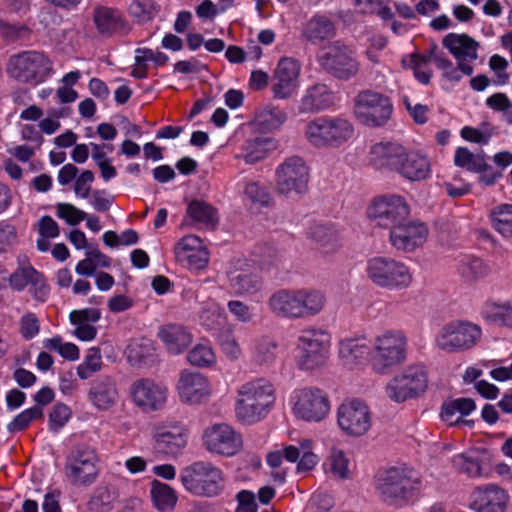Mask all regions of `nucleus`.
Returning a JSON list of instances; mask_svg holds the SVG:
<instances>
[{
	"label": "nucleus",
	"instance_id": "nucleus-19",
	"mask_svg": "<svg viewBox=\"0 0 512 512\" xmlns=\"http://www.w3.org/2000/svg\"><path fill=\"white\" fill-rule=\"evenodd\" d=\"M203 438L209 451L224 456L236 454L242 446L241 436L227 424H215L207 428Z\"/></svg>",
	"mask_w": 512,
	"mask_h": 512
},
{
	"label": "nucleus",
	"instance_id": "nucleus-52",
	"mask_svg": "<svg viewBox=\"0 0 512 512\" xmlns=\"http://www.w3.org/2000/svg\"><path fill=\"white\" fill-rule=\"evenodd\" d=\"M71 417V409L64 403H57L49 414V427L57 432Z\"/></svg>",
	"mask_w": 512,
	"mask_h": 512
},
{
	"label": "nucleus",
	"instance_id": "nucleus-27",
	"mask_svg": "<svg viewBox=\"0 0 512 512\" xmlns=\"http://www.w3.org/2000/svg\"><path fill=\"white\" fill-rule=\"evenodd\" d=\"M298 297V290H278L268 299L269 309L277 317L299 319L301 318V305Z\"/></svg>",
	"mask_w": 512,
	"mask_h": 512
},
{
	"label": "nucleus",
	"instance_id": "nucleus-4",
	"mask_svg": "<svg viewBox=\"0 0 512 512\" xmlns=\"http://www.w3.org/2000/svg\"><path fill=\"white\" fill-rule=\"evenodd\" d=\"M354 133L352 124L341 116H320L306 125L305 135L315 147H339Z\"/></svg>",
	"mask_w": 512,
	"mask_h": 512
},
{
	"label": "nucleus",
	"instance_id": "nucleus-61",
	"mask_svg": "<svg viewBox=\"0 0 512 512\" xmlns=\"http://www.w3.org/2000/svg\"><path fill=\"white\" fill-rule=\"evenodd\" d=\"M16 241V229L13 225L0 222V252H5Z\"/></svg>",
	"mask_w": 512,
	"mask_h": 512
},
{
	"label": "nucleus",
	"instance_id": "nucleus-63",
	"mask_svg": "<svg viewBox=\"0 0 512 512\" xmlns=\"http://www.w3.org/2000/svg\"><path fill=\"white\" fill-rule=\"evenodd\" d=\"M461 137L466 141L474 142L477 144H488L491 133L490 132H482L476 128L465 126L461 130Z\"/></svg>",
	"mask_w": 512,
	"mask_h": 512
},
{
	"label": "nucleus",
	"instance_id": "nucleus-55",
	"mask_svg": "<svg viewBox=\"0 0 512 512\" xmlns=\"http://www.w3.org/2000/svg\"><path fill=\"white\" fill-rule=\"evenodd\" d=\"M299 74V67L295 60L282 58L276 68L274 79H287L293 81Z\"/></svg>",
	"mask_w": 512,
	"mask_h": 512
},
{
	"label": "nucleus",
	"instance_id": "nucleus-42",
	"mask_svg": "<svg viewBox=\"0 0 512 512\" xmlns=\"http://www.w3.org/2000/svg\"><path fill=\"white\" fill-rule=\"evenodd\" d=\"M160 12V5L155 0H133L129 6L130 15L138 23L153 20Z\"/></svg>",
	"mask_w": 512,
	"mask_h": 512
},
{
	"label": "nucleus",
	"instance_id": "nucleus-33",
	"mask_svg": "<svg viewBox=\"0 0 512 512\" xmlns=\"http://www.w3.org/2000/svg\"><path fill=\"white\" fill-rule=\"evenodd\" d=\"M442 44L457 60H476L478 57L479 43L467 34L449 33L443 38Z\"/></svg>",
	"mask_w": 512,
	"mask_h": 512
},
{
	"label": "nucleus",
	"instance_id": "nucleus-14",
	"mask_svg": "<svg viewBox=\"0 0 512 512\" xmlns=\"http://www.w3.org/2000/svg\"><path fill=\"white\" fill-rule=\"evenodd\" d=\"M97 454L87 445L73 447L66 458L65 475L73 485H89L97 477Z\"/></svg>",
	"mask_w": 512,
	"mask_h": 512
},
{
	"label": "nucleus",
	"instance_id": "nucleus-25",
	"mask_svg": "<svg viewBox=\"0 0 512 512\" xmlns=\"http://www.w3.org/2000/svg\"><path fill=\"white\" fill-rule=\"evenodd\" d=\"M132 395L139 407L145 411H156L166 402L167 389L150 379H141L134 383Z\"/></svg>",
	"mask_w": 512,
	"mask_h": 512
},
{
	"label": "nucleus",
	"instance_id": "nucleus-3",
	"mask_svg": "<svg viewBox=\"0 0 512 512\" xmlns=\"http://www.w3.org/2000/svg\"><path fill=\"white\" fill-rule=\"evenodd\" d=\"M238 393L236 415L247 424L255 423L265 416L275 400L272 384L263 378L245 383Z\"/></svg>",
	"mask_w": 512,
	"mask_h": 512
},
{
	"label": "nucleus",
	"instance_id": "nucleus-1",
	"mask_svg": "<svg viewBox=\"0 0 512 512\" xmlns=\"http://www.w3.org/2000/svg\"><path fill=\"white\" fill-rule=\"evenodd\" d=\"M370 154L376 168L396 171L410 181L423 180L430 172L425 156L414 151L407 152L398 143H377L372 146Z\"/></svg>",
	"mask_w": 512,
	"mask_h": 512
},
{
	"label": "nucleus",
	"instance_id": "nucleus-36",
	"mask_svg": "<svg viewBox=\"0 0 512 512\" xmlns=\"http://www.w3.org/2000/svg\"><path fill=\"white\" fill-rule=\"evenodd\" d=\"M128 362L137 368L151 365L155 360V349L151 340H133L125 351Z\"/></svg>",
	"mask_w": 512,
	"mask_h": 512
},
{
	"label": "nucleus",
	"instance_id": "nucleus-51",
	"mask_svg": "<svg viewBox=\"0 0 512 512\" xmlns=\"http://www.w3.org/2000/svg\"><path fill=\"white\" fill-rule=\"evenodd\" d=\"M56 215L64 219L69 225H78L86 219V213L72 204L58 203L56 206Z\"/></svg>",
	"mask_w": 512,
	"mask_h": 512
},
{
	"label": "nucleus",
	"instance_id": "nucleus-16",
	"mask_svg": "<svg viewBox=\"0 0 512 512\" xmlns=\"http://www.w3.org/2000/svg\"><path fill=\"white\" fill-rule=\"evenodd\" d=\"M337 423L347 435L359 437L371 426V414L368 406L359 399L343 402L337 411Z\"/></svg>",
	"mask_w": 512,
	"mask_h": 512
},
{
	"label": "nucleus",
	"instance_id": "nucleus-21",
	"mask_svg": "<svg viewBox=\"0 0 512 512\" xmlns=\"http://www.w3.org/2000/svg\"><path fill=\"white\" fill-rule=\"evenodd\" d=\"M427 234L428 229L424 223L408 217L404 223L390 231L389 237L392 246L397 250L411 252L423 244Z\"/></svg>",
	"mask_w": 512,
	"mask_h": 512
},
{
	"label": "nucleus",
	"instance_id": "nucleus-59",
	"mask_svg": "<svg viewBox=\"0 0 512 512\" xmlns=\"http://www.w3.org/2000/svg\"><path fill=\"white\" fill-rule=\"evenodd\" d=\"M238 507L235 512H257L258 506L255 502V495L249 490H241L237 493Z\"/></svg>",
	"mask_w": 512,
	"mask_h": 512
},
{
	"label": "nucleus",
	"instance_id": "nucleus-57",
	"mask_svg": "<svg viewBox=\"0 0 512 512\" xmlns=\"http://www.w3.org/2000/svg\"><path fill=\"white\" fill-rule=\"evenodd\" d=\"M101 317L99 309L86 308L82 310H74L70 313L69 318L72 324H88L87 322H98Z\"/></svg>",
	"mask_w": 512,
	"mask_h": 512
},
{
	"label": "nucleus",
	"instance_id": "nucleus-26",
	"mask_svg": "<svg viewBox=\"0 0 512 512\" xmlns=\"http://www.w3.org/2000/svg\"><path fill=\"white\" fill-rule=\"evenodd\" d=\"M10 286L18 291L31 285V291L36 300L45 301L49 294V287L45 283L43 274L32 266L17 268L9 277Z\"/></svg>",
	"mask_w": 512,
	"mask_h": 512
},
{
	"label": "nucleus",
	"instance_id": "nucleus-20",
	"mask_svg": "<svg viewBox=\"0 0 512 512\" xmlns=\"http://www.w3.org/2000/svg\"><path fill=\"white\" fill-rule=\"evenodd\" d=\"M427 234L428 229L424 223L408 217L404 223L390 231L389 237L392 246L397 250L411 252L423 244Z\"/></svg>",
	"mask_w": 512,
	"mask_h": 512
},
{
	"label": "nucleus",
	"instance_id": "nucleus-50",
	"mask_svg": "<svg viewBox=\"0 0 512 512\" xmlns=\"http://www.w3.org/2000/svg\"><path fill=\"white\" fill-rule=\"evenodd\" d=\"M329 460L331 472L335 476L341 479H346L349 477V459L346 457L345 453L341 449L332 448Z\"/></svg>",
	"mask_w": 512,
	"mask_h": 512
},
{
	"label": "nucleus",
	"instance_id": "nucleus-31",
	"mask_svg": "<svg viewBox=\"0 0 512 512\" xmlns=\"http://www.w3.org/2000/svg\"><path fill=\"white\" fill-rule=\"evenodd\" d=\"M334 94L325 84H315L310 87L301 99L299 111L302 113L319 112L331 107Z\"/></svg>",
	"mask_w": 512,
	"mask_h": 512
},
{
	"label": "nucleus",
	"instance_id": "nucleus-23",
	"mask_svg": "<svg viewBox=\"0 0 512 512\" xmlns=\"http://www.w3.org/2000/svg\"><path fill=\"white\" fill-rule=\"evenodd\" d=\"M153 438L155 451L169 456L180 454L187 444L186 430L179 423L157 427Z\"/></svg>",
	"mask_w": 512,
	"mask_h": 512
},
{
	"label": "nucleus",
	"instance_id": "nucleus-38",
	"mask_svg": "<svg viewBox=\"0 0 512 512\" xmlns=\"http://www.w3.org/2000/svg\"><path fill=\"white\" fill-rule=\"evenodd\" d=\"M457 271L466 282H475L488 276L490 268L482 259L465 255L458 261Z\"/></svg>",
	"mask_w": 512,
	"mask_h": 512
},
{
	"label": "nucleus",
	"instance_id": "nucleus-13",
	"mask_svg": "<svg viewBox=\"0 0 512 512\" xmlns=\"http://www.w3.org/2000/svg\"><path fill=\"white\" fill-rule=\"evenodd\" d=\"M368 278L383 288H403L411 282L408 268L401 262L387 257H374L367 264Z\"/></svg>",
	"mask_w": 512,
	"mask_h": 512
},
{
	"label": "nucleus",
	"instance_id": "nucleus-40",
	"mask_svg": "<svg viewBox=\"0 0 512 512\" xmlns=\"http://www.w3.org/2000/svg\"><path fill=\"white\" fill-rule=\"evenodd\" d=\"M298 296L301 305V318L314 316L324 307L325 297L317 290L299 289Z\"/></svg>",
	"mask_w": 512,
	"mask_h": 512
},
{
	"label": "nucleus",
	"instance_id": "nucleus-37",
	"mask_svg": "<svg viewBox=\"0 0 512 512\" xmlns=\"http://www.w3.org/2000/svg\"><path fill=\"white\" fill-rule=\"evenodd\" d=\"M370 353L365 338L344 339L339 344V356L347 365L357 364Z\"/></svg>",
	"mask_w": 512,
	"mask_h": 512
},
{
	"label": "nucleus",
	"instance_id": "nucleus-56",
	"mask_svg": "<svg viewBox=\"0 0 512 512\" xmlns=\"http://www.w3.org/2000/svg\"><path fill=\"white\" fill-rule=\"evenodd\" d=\"M248 198L253 202L259 203L263 206L269 204L271 197L266 187L259 184L258 182H251L245 186L244 190Z\"/></svg>",
	"mask_w": 512,
	"mask_h": 512
},
{
	"label": "nucleus",
	"instance_id": "nucleus-45",
	"mask_svg": "<svg viewBox=\"0 0 512 512\" xmlns=\"http://www.w3.org/2000/svg\"><path fill=\"white\" fill-rule=\"evenodd\" d=\"M251 261L261 269H269L278 263L279 254L271 244H257L251 252Z\"/></svg>",
	"mask_w": 512,
	"mask_h": 512
},
{
	"label": "nucleus",
	"instance_id": "nucleus-32",
	"mask_svg": "<svg viewBox=\"0 0 512 512\" xmlns=\"http://www.w3.org/2000/svg\"><path fill=\"white\" fill-rule=\"evenodd\" d=\"M231 289L237 295L255 294L262 287L261 277L250 268L237 267L228 274Z\"/></svg>",
	"mask_w": 512,
	"mask_h": 512
},
{
	"label": "nucleus",
	"instance_id": "nucleus-28",
	"mask_svg": "<svg viewBox=\"0 0 512 512\" xmlns=\"http://www.w3.org/2000/svg\"><path fill=\"white\" fill-rule=\"evenodd\" d=\"M336 35L334 22L325 15L315 14L302 27L301 37L312 45H320Z\"/></svg>",
	"mask_w": 512,
	"mask_h": 512
},
{
	"label": "nucleus",
	"instance_id": "nucleus-53",
	"mask_svg": "<svg viewBox=\"0 0 512 512\" xmlns=\"http://www.w3.org/2000/svg\"><path fill=\"white\" fill-rule=\"evenodd\" d=\"M454 466L461 472L466 473L470 477L481 475V465L478 459L471 458L465 454L456 455L453 458Z\"/></svg>",
	"mask_w": 512,
	"mask_h": 512
},
{
	"label": "nucleus",
	"instance_id": "nucleus-30",
	"mask_svg": "<svg viewBox=\"0 0 512 512\" xmlns=\"http://www.w3.org/2000/svg\"><path fill=\"white\" fill-rule=\"evenodd\" d=\"M158 337L171 354L182 353L192 342L191 333L180 324H166L159 328Z\"/></svg>",
	"mask_w": 512,
	"mask_h": 512
},
{
	"label": "nucleus",
	"instance_id": "nucleus-10",
	"mask_svg": "<svg viewBox=\"0 0 512 512\" xmlns=\"http://www.w3.org/2000/svg\"><path fill=\"white\" fill-rule=\"evenodd\" d=\"M276 191L292 198L301 196L308 190L309 168L298 156L287 158L276 170Z\"/></svg>",
	"mask_w": 512,
	"mask_h": 512
},
{
	"label": "nucleus",
	"instance_id": "nucleus-44",
	"mask_svg": "<svg viewBox=\"0 0 512 512\" xmlns=\"http://www.w3.org/2000/svg\"><path fill=\"white\" fill-rule=\"evenodd\" d=\"M286 118V114L274 106H265L256 114V122L264 130L279 128L286 121Z\"/></svg>",
	"mask_w": 512,
	"mask_h": 512
},
{
	"label": "nucleus",
	"instance_id": "nucleus-58",
	"mask_svg": "<svg viewBox=\"0 0 512 512\" xmlns=\"http://www.w3.org/2000/svg\"><path fill=\"white\" fill-rule=\"evenodd\" d=\"M39 321L34 313H27L21 318V334L24 339L30 340L39 332Z\"/></svg>",
	"mask_w": 512,
	"mask_h": 512
},
{
	"label": "nucleus",
	"instance_id": "nucleus-39",
	"mask_svg": "<svg viewBox=\"0 0 512 512\" xmlns=\"http://www.w3.org/2000/svg\"><path fill=\"white\" fill-rule=\"evenodd\" d=\"M150 493L155 507L161 512L171 510L176 505V493L165 483L154 480Z\"/></svg>",
	"mask_w": 512,
	"mask_h": 512
},
{
	"label": "nucleus",
	"instance_id": "nucleus-62",
	"mask_svg": "<svg viewBox=\"0 0 512 512\" xmlns=\"http://www.w3.org/2000/svg\"><path fill=\"white\" fill-rule=\"evenodd\" d=\"M93 181L94 173L91 170H84L75 181V193L81 196L82 198H87L91 191V187L86 186V184L92 183Z\"/></svg>",
	"mask_w": 512,
	"mask_h": 512
},
{
	"label": "nucleus",
	"instance_id": "nucleus-49",
	"mask_svg": "<svg viewBox=\"0 0 512 512\" xmlns=\"http://www.w3.org/2000/svg\"><path fill=\"white\" fill-rule=\"evenodd\" d=\"M187 360L193 366L209 367L215 362V355L210 347L198 344L189 351Z\"/></svg>",
	"mask_w": 512,
	"mask_h": 512
},
{
	"label": "nucleus",
	"instance_id": "nucleus-17",
	"mask_svg": "<svg viewBox=\"0 0 512 512\" xmlns=\"http://www.w3.org/2000/svg\"><path fill=\"white\" fill-rule=\"evenodd\" d=\"M325 333L321 331H304L298 340V365L303 370H312L325 363L327 358V345L324 341Z\"/></svg>",
	"mask_w": 512,
	"mask_h": 512
},
{
	"label": "nucleus",
	"instance_id": "nucleus-47",
	"mask_svg": "<svg viewBox=\"0 0 512 512\" xmlns=\"http://www.w3.org/2000/svg\"><path fill=\"white\" fill-rule=\"evenodd\" d=\"M116 492L110 487H100L89 501V507L94 512H110L116 500Z\"/></svg>",
	"mask_w": 512,
	"mask_h": 512
},
{
	"label": "nucleus",
	"instance_id": "nucleus-9",
	"mask_svg": "<svg viewBox=\"0 0 512 512\" xmlns=\"http://www.w3.org/2000/svg\"><path fill=\"white\" fill-rule=\"evenodd\" d=\"M354 113L364 125L381 127L390 119L393 106L390 99L380 93L365 90L354 99Z\"/></svg>",
	"mask_w": 512,
	"mask_h": 512
},
{
	"label": "nucleus",
	"instance_id": "nucleus-2",
	"mask_svg": "<svg viewBox=\"0 0 512 512\" xmlns=\"http://www.w3.org/2000/svg\"><path fill=\"white\" fill-rule=\"evenodd\" d=\"M377 489L384 502L402 506L418 496L421 480L411 468L391 467L380 475Z\"/></svg>",
	"mask_w": 512,
	"mask_h": 512
},
{
	"label": "nucleus",
	"instance_id": "nucleus-11",
	"mask_svg": "<svg viewBox=\"0 0 512 512\" xmlns=\"http://www.w3.org/2000/svg\"><path fill=\"white\" fill-rule=\"evenodd\" d=\"M428 384L427 373L422 366L411 365L395 375L386 386L387 396L400 403L422 395Z\"/></svg>",
	"mask_w": 512,
	"mask_h": 512
},
{
	"label": "nucleus",
	"instance_id": "nucleus-15",
	"mask_svg": "<svg viewBox=\"0 0 512 512\" xmlns=\"http://www.w3.org/2000/svg\"><path fill=\"white\" fill-rule=\"evenodd\" d=\"M481 336L479 326L468 321H452L439 331L436 345L439 349L452 353L473 347Z\"/></svg>",
	"mask_w": 512,
	"mask_h": 512
},
{
	"label": "nucleus",
	"instance_id": "nucleus-64",
	"mask_svg": "<svg viewBox=\"0 0 512 512\" xmlns=\"http://www.w3.org/2000/svg\"><path fill=\"white\" fill-rule=\"evenodd\" d=\"M39 234L46 238H55L59 235V226L50 216L45 215L39 220Z\"/></svg>",
	"mask_w": 512,
	"mask_h": 512
},
{
	"label": "nucleus",
	"instance_id": "nucleus-41",
	"mask_svg": "<svg viewBox=\"0 0 512 512\" xmlns=\"http://www.w3.org/2000/svg\"><path fill=\"white\" fill-rule=\"evenodd\" d=\"M492 226L502 236L512 237V205L501 204L494 207L490 212Z\"/></svg>",
	"mask_w": 512,
	"mask_h": 512
},
{
	"label": "nucleus",
	"instance_id": "nucleus-5",
	"mask_svg": "<svg viewBox=\"0 0 512 512\" xmlns=\"http://www.w3.org/2000/svg\"><path fill=\"white\" fill-rule=\"evenodd\" d=\"M180 480L192 494L214 497L224 489L225 480L222 471L210 462L198 461L185 467Z\"/></svg>",
	"mask_w": 512,
	"mask_h": 512
},
{
	"label": "nucleus",
	"instance_id": "nucleus-24",
	"mask_svg": "<svg viewBox=\"0 0 512 512\" xmlns=\"http://www.w3.org/2000/svg\"><path fill=\"white\" fill-rule=\"evenodd\" d=\"M93 20L98 33L104 37H111L115 34L127 35L131 26L116 8L97 6L94 8Z\"/></svg>",
	"mask_w": 512,
	"mask_h": 512
},
{
	"label": "nucleus",
	"instance_id": "nucleus-12",
	"mask_svg": "<svg viewBox=\"0 0 512 512\" xmlns=\"http://www.w3.org/2000/svg\"><path fill=\"white\" fill-rule=\"evenodd\" d=\"M409 214L410 207L406 200L395 194L375 198L368 208V215L375 225L390 231L404 223Z\"/></svg>",
	"mask_w": 512,
	"mask_h": 512
},
{
	"label": "nucleus",
	"instance_id": "nucleus-18",
	"mask_svg": "<svg viewBox=\"0 0 512 512\" xmlns=\"http://www.w3.org/2000/svg\"><path fill=\"white\" fill-rule=\"evenodd\" d=\"M329 408V400L323 391L317 388H305L298 395L294 412L303 420L319 422L326 417Z\"/></svg>",
	"mask_w": 512,
	"mask_h": 512
},
{
	"label": "nucleus",
	"instance_id": "nucleus-60",
	"mask_svg": "<svg viewBox=\"0 0 512 512\" xmlns=\"http://www.w3.org/2000/svg\"><path fill=\"white\" fill-rule=\"evenodd\" d=\"M276 344L271 341H262L256 346V360L260 364H269L275 358Z\"/></svg>",
	"mask_w": 512,
	"mask_h": 512
},
{
	"label": "nucleus",
	"instance_id": "nucleus-7",
	"mask_svg": "<svg viewBox=\"0 0 512 512\" xmlns=\"http://www.w3.org/2000/svg\"><path fill=\"white\" fill-rule=\"evenodd\" d=\"M9 71L18 81L37 85L50 75L52 63L43 52L24 51L10 58Z\"/></svg>",
	"mask_w": 512,
	"mask_h": 512
},
{
	"label": "nucleus",
	"instance_id": "nucleus-22",
	"mask_svg": "<svg viewBox=\"0 0 512 512\" xmlns=\"http://www.w3.org/2000/svg\"><path fill=\"white\" fill-rule=\"evenodd\" d=\"M509 499L508 493L503 488L488 484L472 492L470 507L476 512H505Z\"/></svg>",
	"mask_w": 512,
	"mask_h": 512
},
{
	"label": "nucleus",
	"instance_id": "nucleus-29",
	"mask_svg": "<svg viewBox=\"0 0 512 512\" xmlns=\"http://www.w3.org/2000/svg\"><path fill=\"white\" fill-rule=\"evenodd\" d=\"M180 397L189 403H199L208 395V382L199 372L183 371L179 380Z\"/></svg>",
	"mask_w": 512,
	"mask_h": 512
},
{
	"label": "nucleus",
	"instance_id": "nucleus-6",
	"mask_svg": "<svg viewBox=\"0 0 512 512\" xmlns=\"http://www.w3.org/2000/svg\"><path fill=\"white\" fill-rule=\"evenodd\" d=\"M352 50L341 40L330 42L317 56L321 68L338 80H349L359 71Z\"/></svg>",
	"mask_w": 512,
	"mask_h": 512
},
{
	"label": "nucleus",
	"instance_id": "nucleus-46",
	"mask_svg": "<svg viewBox=\"0 0 512 512\" xmlns=\"http://www.w3.org/2000/svg\"><path fill=\"white\" fill-rule=\"evenodd\" d=\"M482 314L493 323L512 328V305L509 303L503 305L486 303V308Z\"/></svg>",
	"mask_w": 512,
	"mask_h": 512
},
{
	"label": "nucleus",
	"instance_id": "nucleus-8",
	"mask_svg": "<svg viewBox=\"0 0 512 512\" xmlns=\"http://www.w3.org/2000/svg\"><path fill=\"white\" fill-rule=\"evenodd\" d=\"M406 337L401 332L387 331L375 341L372 367L376 373L387 374L406 359Z\"/></svg>",
	"mask_w": 512,
	"mask_h": 512
},
{
	"label": "nucleus",
	"instance_id": "nucleus-34",
	"mask_svg": "<svg viewBox=\"0 0 512 512\" xmlns=\"http://www.w3.org/2000/svg\"><path fill=\"white\" fill-rule=\"evenodd\" d=\"M89 398L97 408L108 409L117 398L115 383L108 376L98 378L90 388Z\"/></svg>",
	"mask_w": 512,
	"mask_h": 512
},
{
	"label": "nucleus",
	"instance_id": "nucleus-35",
	"mask_svg": "<svg viewBox=\"0 0 512 512\" xmlns=\"http://www.w3.org/2000/svg\"><path fill=\"white\" fill-rule=\"evenodd\" d=\"M186 216L193 223L201 224L209 230H214L219 221L217 209L211 204L198 199H194L188 204Z\"/></svg>",
	"mask_w": 512,
	"mask_h": 512
},
{
	"label": "nucleus",
	"instance_id": "nucleus-43",
	"mask_svg": "<svg viewBox=\"0 0 512 512\" xmlns=\"http://www.w3.org/2000/svg\"><path fill=\"white\" fill-rule=\"evenodd\" d=\"M475 401L471 398H457L448 402H444L441 408V418L446 421L453 423L452 419L458 412L461 416L469 415L475 410Z\"/></svg>",
	"mask_w": 512,
	"mask_h": 512
},
{
	"label": "nucleus",
	"instance_id": "nucleus-48",
	"mask_svg": "<svg viewBox=\"0 0 512 512\" xmlns=\"http://www.w3.org/2000/svg\"><path fill=\"white\" fill-rule=\"evenodd\" d=\"M43 417V410L38 406L31 407L18 414L7 426L10 433L25 430L34 419Z\"/></svg>",
	"mask_w": 512,
	"mask_h": 512
},
{
	"label": "nucleus",
	"instance_id": "nucleus-54",
	"mask_svg": "<svg viewBox=\"0 0 512 512\" xmlns=\"http://www.w3.org/2000/svg\"><path fill=\"white\" fill-rule=\"evenodd\" d=\"M310 237L324 247L336 241V232L328 225L318 224L311 228Z\"/></svg>",
	"mask_w": 512,
	"mask_h": 512
}]
</instances>
